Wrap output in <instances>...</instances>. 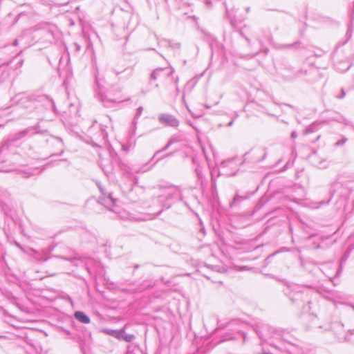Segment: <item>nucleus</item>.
Masks as SVG:
<instances>
[{"label": "nucleus", "instance_id": "1", "mask_svg": "<svg viewBox=\"0 0 354 354\" xmlns=\"http://www.w3.org/2000/svg\"><path fill=\"white\" fill-rule=\"evenodd\" d=\"M106 334L112 335L118 339H123L126 342H131L133 336L131 335H127L124 331H115V330H105Z\"/></svg>", "mask_w": 354, "mask_h": 354}, {"label": "nucleus", "instance_id": "2", "mask_svg": "<svg viewBox=\"0 0 354 354\" xmlns=\"http://www.w3.org/2000/svg\"><path fill=\"white\" fill-rule=\"evenodd\" d=\"M75 317L82 323L88 324L90 322L89 317L86 315L83 312L77 311L75 313Z\"/></svg>", "mask_w": 354, "mask_h": 354}]
</instances>
